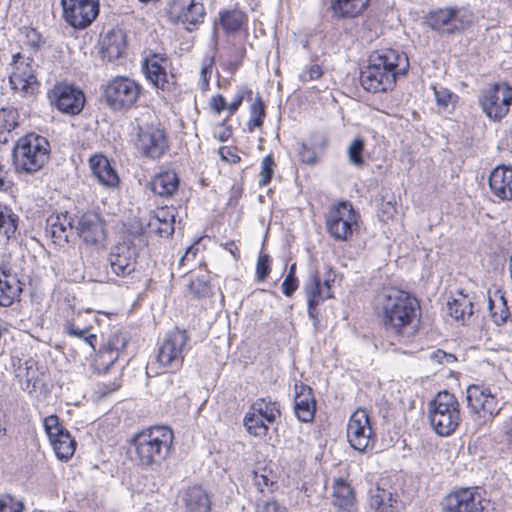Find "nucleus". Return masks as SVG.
<instances>
[{
	"mask_svg": "<svg viewBox=\"0 0 512 512\" xmlns=\"http://www.w3.org/2000/svg\"><path fill=\"white\" fill-rule=\"evenodd\" d=\"M375 312L383 326L406 339H411L421 327V307L416 297L396 288L380 291L374 300Z\"/></svg>",
	"mask_w": 512,
	"mask_h": 512,
	"instance_id": "nucleus-1",
	"label": "nucleus"
},
{
	"mask_svg": "<svg viewBox=\"0 0 512 512\" xmlns=\"http://www.w3.org/2000/svg\"><path fill=\"white\" fill-rule=\"evenodd\" d=\"M409 69V60L405 53L395 49H382L369 56L368 65L360 73L363 88L372 93L391 90L400 75Z\"/></svg>",
	"mask_w": 512,
	"mask_h": 512,
	"instance_id": "nucleus-2",
	"label": "nucleus"
},
{
	"mask_svg": "<svg viewBox=\"0 0 512 512\" xmlns=\"http://www.w3.org/2000/svg\"><path fill=\"white\" fill-rule=\"evenodd\" d=\"M174 435L166 426H152L136 433L130 440V452L135 454L139 465H160L170 454Z\"/></svg>",
	"mask_w": 512,
	"mask_h": 512,
	"instance_id": "nucleus-3",
	"label": "nucleus"
},
{
	"mask_svg": "<svg viewBox=\"0 0 512 512\" xmlns=\"http://www.w3.org/2000/svg\"><path fill=\"white\" fill-rule=\"evenodd\" d=\"M50 155V143L34 133L20 137L13 147L12 158L16 171L34 173L43 168Z\"/></svg>",
	"mask_w": 512,
	"mask_h": 512,
	"instance_id": "nucleus-4",
	"label": "nucleus"
},
{
	"mask_svg": "<svg viewBox=\"0 0 512 512\" xmlns=\"http://www.w3.org/2000/svg\"><path fill=\"white\" fill-rule=\"evenodd\" d=\"M428 418L431 427L440 436L452 434L461 422L460 404L457 398L442 391L429 402Z\"/></svg>",
	"mask_w": 512,
	"mask_h": 512,
	"instance_id": "nucleus-5",
	"label": "nucleus"
},
{
	"mask_svg": "<svg viewBox=\"0 0 512 512\" xmlns=\"http://www.w3.org/2000/svg\"><path fill=\"white\" fill-rule=\"evenodd\" d=\"M141 85L125 76H117L110 80L104 90L107 105L114 111L128 110L139 100Z\"/></svg>",
	"mask_w": 512,
	"mask_h": 512,
	"instance_id": "nucleus-6",
	"label": "nucleus"
},
{
	"mask_svg": "<svg viewBox=\"0 0 512 512\" xmlns=\"http://www.w3.org/2000/svg\"><path fill=\"white\" fill-rule=\"evenodd\" d=\"M467 407L482 423L491 422L502 410L496 395L480 384H471L466 389Z\"/></svg>",
	"mask_w": 512,
	"mask_h": 512,
	"instance_id": "nucleus-7",
	"label": "nucleus"
},
{
	"mask_svg": "<svg viewBox=\"0 0 512 512\" xmlns=\"http://www.w3.org/2000/svg\"><path fill=\"white\" fill-rule=\"evenodd\" d=\"M356 225L357 215L352 205L346 201L331 207L326 216L327 231L337 241L350 240Z\"/></svg>",
	"mask_w": 512,
	"mask_h": 512,
	"instance_id": "nucleus-8",
	"label": "nucleus"
},
{
	"mask_svg": "<svg viewBox=\"0 0 512 512\" xmlns=\"http://www.w3.org/2000/svg\"><path fill=\"white\" fill-rule=\"evenodd\" d=\"M346 436L351 447L364 453L372 449L375 443L373 431L367 410L358 408L349 418Z\"/></svg>",
	"mask_w": 512,
	"mask_h": 512,
	"instance_id": "nucleus-9",
	"label": "nucleus"
},
{
	"mask_svg": "<svg viewBox=\"0 0 512 512\" xmlns=\"http://www.w3.org/2000/svg\"><path fill=\"white\" fill-rule=\"evenodd\" d=\"M512 88L505 83H496L482 90L479 103L484 113L492 120H500L509 112Z\"/></svg>",
	"mask_w": 512,
	"mask_h": 512,
	"instance_id": "nucleus-10",
	"label": "nucleus"
},
{
	"mask_svg": "<svg viewBox=\"0 0 512 512\" xmlns=\"http://www.w3.org/2000/svg\"><path fill=\"white\" fill-rule=\"evenodd\" d=\"M135 147L146 158L159 159L169 148L163 129L154 125L140 126L137 131Z\"/></svg>",
	"mask_w": 512,
	"mask_h": 512,
	"instance_id": "nucleus-11",
	"label": "nucleus"
},
{
	"mask_svg": "<svg viewBox=\"0 0 512 512\" xmlns=\"http://www.w3.org/2000/svg\"><path fill=\"white\" fill-rule=\"evenodd\" d=\"M64 20L75 29L90 26L99 14V0H61Z\"/></svg>",
	"mask_w": 512,
	"mask_h": 512,
	"instance_id": "nucleus-12",
	"label": "nucleus"
},
{
	"mask_svg": "<svg viewBox=\"0 0 512 512\" xmlns=\"http://www.w3.org/2000/svg\"><path fill=\"white\" fill-rule=\"evenodd\" d=\"M33 60L20 53L13 56L12 73L9 76L11 88L22 96L33 95L38 86Z\"/></svg>",
	"mask_w": 512,
	"mask_h": 512,
	"instance_id": "nucleus-13",
	"label": "nucleus"
},
{
	"mask_svg": "<svg viewBox=\"0 0 512 512\" xmlns=\"http://www.w3.org/2000/svg\"><path fill=\"white\" fill-rule=\"evenodd\" d=\"M51 103H53L59 111L69 115L79 114L85 104V95L79 88L58 83L48 94Z\"/></svg>",
	"mask_w": 512,
	"mask_h": 512,
	"instance_id": "nucleus-14",
	"label": "nucleus"
},
{
	"mask_svg": "<svg viewBox=\"0 0 512 512\" xmlns=\"http://www.w3.org/2000/svg\"><path fill=\"white\" fill-rule=\"evenodd\" d=\"M45 431L51 445L59 459H69L75 452L76 442L70 433L65 430L56 415H50L44 419Z\"/></svg>",
	"mask_w": 512,
	"mask_h": 512,
	"instance_id": "nucleus-15",
	"label": "nucleus"
},
{
	"mask_svg": "<svg viewBox=\"0 0 512 512\" xmlns=\"http://www.w3.org/2000/svg\"><path fill=\"white\" fill-rule=\"evenodd\" d=\"M484 502L477 489L464 488L447 495L442 506L444 512H483Z\"/></svg>",
	"mask_w": 512,
	"mask_h": 512,
	"instance_id": "nucleus-16",
	"label": "nucleus"
},
{
	"mask_svg": "<svg viewBox=\"0 0 512 512\" xmlns=\"http://www.w3.org/2000/svg\"><path fill=\"white\" fill-rule=\"evenodd\" d=\"M74 228L77 234L87 244L97 245L106 237L104 221L98 213L86 212L81 215Z\"/></svg>",
	"mask_w": 512,
	"mask_h": 512,
	"instance_id": "nucleus-17",
	"label": "nucleus"
},
{
	"mask_svg": "<svg viewBox=\"0 0 512 512\" xmlns=\"http://www.w3.org/2000/svg\"><path fill=\"white\" fill-rule=\"evenodd\" d=\"M73 229V219L67 211L52 214L46 220L45 233L59 246L68 243Z\"/></svg>",
	"mask_w": 512,
	"mask_h": 512,
	"instance_id": "nucleus-18",
	"label": "nucleus"
},
{
	"mask_svg": "<svg viewBox=\"0 0 512 512\" xmlns=\"http://www.w3.org/2000/svg\"><path fill=\"white\" fill-rule=\"evenodd\" d=\"M109 263L113 273L119 277H126L135 270V251L127 243L113 247L109 256Z\"/></svg>",
	"mask_w": 512,
	"mask_h": 512,
	"instance_id": "nucleus-19",
	"label": "nucleus"
},
{
	"mask_svg": "<svg viewBox=\"0 0 512 512\" xmlns=\"http://www.w3.org/2000/svg\"><path fill=\"white\" fill-rule=\"evenodd\" d=\"M304 292L307 298L308 314L310 318L316 320L318 317L317 306L333 297V294L327 288L322 287V279L317 273H311L304 284Z\"/></svg>",
	"mask_w": 512,
	"mask_h": 512,
	"instance_id": "nucleus-20",
	"label": "nucleus"
},
{
	"mask_svg": "<svg viewBox=\"0 0 512 512\" xmlns=\"http://www.w3.org/2000/svg\"><path fill=\"white\" fill-rule=\"evenodd\" d=\"M294 390V411L296 417L301 422L307 423L312 421L316 411V402L312 394V389L303 383H296Z\"/></svg>",
	"mask_w": 512,
	"mask_h": 512,
	"instance_id": "nucleus-21",
	"label": "nucleus"
},
{
	"mask_svg": "<svg viewBox=\"0 0 512 512\" xmlns=\"http://www.w3.org/2000/svg\"><path fill=\"white\" fill-rule=\"evenodd\" d=\"M489 186L497 198L512 200V167L498 166L489 176Z\"/></svg>",
	"mask_w": 512,
	"mask_h": 512,
	"instance_id": "nucleus-22",
	"label": "nucleus"
},
{
	"mask_svg": "<svg viewBox=\"0 0 512 512\" xmlns=\"http://www.w3.org/2000/svg\"><path fill=\"white\" fill-rule=\"evenodd\" d=\"M127 47L126 34L122 29H111L101 40L103 59L114 61L122 57Z\"/></svg>",
	"mask_w": 512,
	"mask_h": 512,
	"instance_id": "nucleus-23",
	"label": "nucleus"
},
{
	"mask_svg": "<svg viewBox=\"0 0 512 512\" xmlns=\"http://www.w3.org/2000/svg\"><path fill=\"white\" fill-rule=\"evenodd\" d=\"M89 162L92 174L101 185L114 188L119 184V176L105 156L94 155Z\"/></svg>",
	"mask_w": 512,
	"mask_h": 512,
	"instance_id": "nucleus-24",
	"label": "nucleus"
},
{
	"mask_svg": "<svg viewBox=\"0 0 512 512\" xmlns=\"http://www.w3.org/2000/svg\"><path fill=\"white\" fill-rule=\"evenodd\" d=\"M456 8L439 9L430 16V25L442 33H453L462 28V21Z\"/></svg>",
	"mask_w": 512,
	"mask_h": 512,
	"instance_id": "nucleus-25",
	"label": "nucleus"
},
{
	"mask_svg": "<svg viewBox=\"0 0 512 512\" xmlns=\"http://www.w3.org/2000/svg\"><path fill=\"white\" fill-rule=\"evenodd\" d=\"M163 62H166L164 57L153 54L147 57L142 65L146 78L157 88L161 89H165L168 85V75L162 65Z\"/></svg>",
	"mask_w": 512,
	"mask_h": 512,
	"instance_id": "nucleus-26",
	"label": "nucleus"
},
{
	"mask_svg": "<svg viewBox=\"0 0 512 512\" xmlns=\"http://www.w3.org/2000/svg\"><path fill=\"white\" fill-rule=\"evenodd\" d=\"M22 292V283L16 275L6 270H0V306L8 307L13 304Z\"/></svg>",
	"mask_w": 512,
	"mask_h": 512,
	"instance_id": "nucleus-27",
	"label": "nucleus"
},
{
	"mask_svg": "<svg viewBox=\"0 0 512 512\" xmlns=\"http://www.w3.org/2000/svg\"><path fill=\"white\" fill-rule=\"evenodd\" d=\"M182 362L181 354H150L146 365V373L151 376L161 374L167 370H176Z\"/></svg>",
	"mask_w": 512,
	"mask_h": 512,
	"instance_id": "nucleus-28",
	"label": "nucleus"
},
{
	"mask_svg": "<svg viewBox=\"0 0 512 512\" xmlns=\"http://www.w3.org/2000/svg\"><path fill=\"white\" fill-rule=\"evenodd\" d=\"M186 512H210L211 501L200 486L189 487L182 497Z\"/></svg>",
	"mask_w": 512,
	"mask_h": 512,
	"instance_id": "nucleus-29",
	"label": "nucleus"
},
{
	"mask_svg": "<svg viewBox=\"0 0 512 512\" xmlns=\"http://www.w3.org/2000/svg\"><path fill=\"white\" fill-rule=\"evenodd\" d=\"M150 186L154 194L171 197L179 187V178L174 171H164L152 179Z\"/></svg>",
	"mask_w": 512,
	"mask_h": 512,
	"instance_id": "nucleus-30",
	"label": "nucleus"
},
{
	"mask_svg": "<svg viewBox=\"0 0 512 512\" xmlns=\"http://www.w3.org/2000/svg\"><path fill=\"white\" fill-rule=\"evenodd\" d=\"M17 376L22 378V387L30 395H34L42 391L43 374H41L37 368L33 367V363L25 361L24 368L19 365Z\"/></svg>",
	"mask_w": 512,
	"mask_h": 512,
	"instance_id": "nucleus-31",
	"label": "nucleus"
},
{
	"mask_svg": "<svg viewBox=\"0 0 512 512\" xmlns=\"http://www.w3.org/2000/svg\"><path fill=\"white\" fill-rule=\"evenodd\" d=\"M333 505L340 510L351 512L355 503V494L351 486L343 479H337L333 485Z\"/></svg>",
	"mask_w": 512,
	"mask_h": 512,
	"instance_id": "nucleus-32",
	"label": "nucleus"
},
{
	"mask_svg": "<svg viewBox=\"0 0 512 512\" xmlns=\"http://www.w3.org/2000/svg\"><path fill=\"white\" fill-rule=\"evenodd\" d=\"M368 512H395L393 493L379 486L370 490Z\"/></svg>",
	"mask_w": 512,
	"mask_h": 512,
	"instance_id": "nucleus-33",
	"label": "nucleus"
},
{
	"mask_svg": "<svg viewBox=\"0 0 512 512\" xmlns=\"http://www.w3.org/2000/svg\"><path fill=\"white\" fill-rule=\"evenodd\" d=\"M188 342L189 335L187 331L174 328L165 335L159 352H183L185 349H190Z\"/></svg>",
	"mask_w": 512,
	"mask_h": 512,
	"instance_id": "nucleus-34",
	"label": "nucleus"
},
{
	"mask_svg": "<svg viewBox=\"0 0 512 512\" xmlns=\"http://www.w3.org/2000/svg\"><path fill=\"white\" fill-rule=\"evenodd\" d=\"M370 0H335L332 4L334 14L339 18H354L360 15Z\"/></svg>",
	"mask_w": 512,
	"mask_h": 512,
	"instance_id": "nucleus-35",
	"label": "nucleus"
},
{
	"mask_svg": "<svg viewBox=\"0 0 512 512\" xmlns=\"http://www.w3.org/2000/svg\"><path fill=\"white\" fill-rule=\"evenodd\" d=\"M447 309L451 317L464 321L473 314V303L466 295L459 293L457 297L447 301Z\"/></svg>",
	"mask_w": 512,
	"mask_h": 512,
	"instance_id": "nucleus-36",
	"label": "nucleus"
},
{
	"mask_svg": "<svg viewBox=\"0 0 512 512\" xmlns=\"http://www.w3.org/2000/svg\"><path fill=\"white\" fill-rule=\"evenodd\" d=\"M246 16L239 10H225L219 13V25L226 33H236L241 30Z\"/></svg>",
	"mask_w": 512,
	"mask_h": 512,
	"instance_id": "nucleus-37",
	"label": "nucleus"
},
{
	"mask_svg": "<svg viewBox=\"0 0 512 512\" xmlns=\"http://www.w3.org/2000/svg\"><path fill=\"white\" fill-rule=\"evenodd\" d=\"M253 413L259 415L268 423H274L280 416L279 406L276 402L258 399L252 406Z\"/></svg>",
	"mask_w": 512,
	"mask_h": 512,
	"instance_id": "nucleus-38",
	"label": "nucleus"
},
{
	"mask_svg": "<svg viewBox=\"0 0 512 512\" xmlns=\"http://www.w3.org/2000/svg\"><path fill=\"white\" fill-rule=\"evenodd\" d=\"M203 16V4L196 0H191L186 6H183L179 18L183 23L196 25L202 21Z\"/></svg>",
	"mask_w": 512,
	"mask_h": 512,
	"instance_id": "nucleus-39",
	"label": "nucleus"
},
{
	"mask_svg": "<svg viewBox=\"0 0 512 512\" xmlns=\"http://www.w3.org/2000/svg\"><path fill=\"white\" fill-rule=\"evenodd\" d=\"M16 230L17 217L0 207V243H6L15 235Z\"/></svg>",
	"mask_w": 512,
	"mask_h": 512,
	"instance_id": "nucleus-40",
	"label": "nucleus"
},
{
	"mask_svg": "<svg viewBox=\"0 0 512 512\" xmlns=\"http://www.w3.org/2000/svg\"><path fill=\"white\" fill-rule=\"evenodd\" d=\"M65 331L69 336L74 337L80 341H83L87 348L95 350L97 336L95 334H92L90 332V329L80 328L75 326V324L73 323H68L65 325Z\"/></svg>",
	"mask_w": 512,
	"mask_h": 512,
	"instance_id": "nucleus-41",
	"label": "nucleus"
},
{
	"mask_svg": "<svg viewBox=\"0 0 512 512\" xmlns=\"http://www.w3.org/2000/svg\"><path fill=\"white\" fill-rule=\"evenodd\" d=\"M265 419L256 415V413L247 414L244 418V425L247 431L256 436L263 437L268 432V427L264 423Z\"/></svg>",
	"mask_w": 512,
	"mask_h": 512,
	"instance_id": "nucleus-42",
	"label": "nucleus"
},
{
	"mask_svg": "<svg viewBox=\"0 0 512 512\" xmlns=\"http://www.w3.org/2000/svg\"><path fill=\"white\" fill-rule=\"evenodd\" d=\"M187 288L197 298L206 297L210 291L207 275L192 276L187 284Z\"/></svg>",
	"mask_w": 512,
	"mask_h": 512,
	"instance_id": "nucleus-43",
	"label": "nucleus"
},
{
	"mask_svg": "<svg viewBox=\"0 0 512 512\" xmlns=\"http://www.w3.org/2000/svg\"><path fill=\"white\" fill-rule=\"evenodd\" d=\"M251 118L248 123V127L250 130H253L255 127H261L263 124V119L265 117V106L262 99L258 96L255 99V102L251 105L250 108Z\"/></svg>",
	"mask_w": 512,
	"mask_h": 512,
	"instance_id": "nucleus-44",
	"label": "nucleus"
},
{
	"mask_svg": "<svg viewBox=\"0 0 512 512\" xmlns=\"http://www.w3.org/2000/svg\"><path fill=\"white\" fill-rule=\"evenodd\" d=\"M19 113L14 108L0 110V128L13 131L18 127Z\"/></svg>",
	"mask_w": 512,
	"mask_h": 512,
	"instance_id": "nucleus-45",
	"label": "nucleus"
},
{
	"mask_svg": "<svg viewBox=\"0 0 512 512\" xmlns=\"http://www.w3.org/2000/svg\"><path fill=\"white\" fill-rule=\"evenodd\" d=\"M364 141L361 138H355L348 147V157L352 164L356 166L363 165L362 153L364 150Z\"/></svg>",
	"mask_w": 512,
	"mask_h": 512,
	"instance_id": "nucleus-46",
	"label": "nucleus"
},
{
	"mask_svg": "<svg viewBox=\"0 0 512 512\" xmlns=\"http://www.w3.org/2000/svg\"><path fill=\"white\" fill-rule=\"evenodd\" d=\"M274 167L275 162L270 155L263 158L261 162V173L259 179L260 186H266L270 183L274 174Z\"/></svg>",
	"mask_w": 512,
	"mask_h": 512,
	"instance_id": "nucleus-47",
	"label": "nucleus"
},
{
	"mask_svg": "<svg viewBox=\"0 0 512 512\" xmlns=\"http://www.w3.org/2000/svg\"><path fill=\"white\" fill-rule=\"evenodd\" d=\"M112 354H94L92 367L99 373H106L117 360V357H111Z\"/></svg>",
	"mask_w": 512,
	"mask_h": 512,
	"instance_id": "nucleus-48",
	"label": "nucleus"
},
{
	"mask_svg": "<svg viewBox=\"0 0 512 512\" xmlns=\"http://www.w3.org/2000/svg\"><path fill=\"white\" fill-rule=\"evenodd\" d=\"M127 337L122 332H115L108 340L109 352H122L126 349Z\"/></svg>",
	"mask_w": 512,
	"mask_h": 512,
	"instance_id": "nucleus-49",
	"label": "nucleus"
},
{
	"mask_svg": "<svg viewBox=\"0 0 512 512\" xmlns=\"http://www.w3.org/2000/svg\"><path fill=\"white\" fill-rule=\"evenodd\" d=\"M270 257L267 254H260L256 265L258 281H263L270 273Z\"/></svg>",
	"mask_w": 512,
	"mask_h": 512,
	"instance_id": "nucleus-50",
	"label": "nucleus"
},
{
	"mask_svg": "<svg viewBox=\"0 0 512 512\" xmlns=\"http://www.w3.org/2000/svg\"><path fill=\"white\" fill-rule=\"evenodd\" d=\"M22 503L16 501L13 497L6 495L0 497V512H21Z\"/></svg>",
	"mask_w": 512,
	"mask_h": 512,
	"instance_id": "nucleus-51",
	"label": "nucleus"
},
{
	"mask_svg": "<svg viewBox=\"0 0 512 512\" xmlns=\"http://www.w3.org/2000/svg\"><path fill=\"white\" fill-rule=\"evenodd\" d=\"M489 309L491 311V316H492L494 322L498 325L504 323L506 321V319L508 318L509 312H508V308L506 306V303H505L503 297H501L500 312H497L494 310V304L491 299L489 300Z\"/></svg>",
	"mask_w": 512,
	"mask_h": 512,
	"instance_id": "nucleus-52",
	"label": "nucleus"
},
{
	"mask_svg": "<svg viewBox=\"0 0 512 512\" xmlns=\"http://www.w3.org/2000/svg\"><path fill=\"white\" fill-rule=\"evenodd\" d=\"M434 95L436 103L439 107L447 108L448 104L451 102L452 93L446 88H437L433 87Z\"/></svg>",
	"mask_w": 512,
	"mask_h": 512,
	"instance_id": "nucleus-53",
	"label": "nucleus"
},
{
	"mask_svg": "<svg viewBox=\"0 0 512 512\" xmlns=\"http://www.w3.org/2000/svg\"><path fill=\"white\" fill-rule=\"evenodd\" d=\"M214 59L212 57L205 58L201 68V88L206 89L209 85V77L212 74Z\"/></svg>",
	"mask_w": 512,
	"mask_h": 512,
	"instance_id": "nucleus-54",
	"label": "nucleus"
},
{
	"mask_svg": "<svg viewBox=\"0 0 512 512\" xmlns=\"http://www.w3.org/2000/svg\"><path fill=\"white\" fill-rule=\"evenodd\" d=\"M161 222L156 217H154L151 213L148 216V220L146 222V227L142 228L141 233L146 234H156L160 237H162V230H161Z\"/></svg>",
	"mask_w": 512,
	"mask_h": 512,
	"instance_id": "nucleus-55",
	"label": "nucleus"
},
{
	"mask_svg": "<svg viewBox=\"0 0 512 512\" xmlns=\"http://www.w3.org/2000/svg\"><path fill=\"white\" fill-rule=\"evenodd\" d=\"M151 214L160 220V222L175 221V210L172 207H161L151 212Z\"/></svg>",
	"mask_w": 512,
	"mask_h": 512,
	"instance_id": "nucleus-56",
	"label": "nucleus"
},
{
	"mask_svg": "<svg viewBox=\"0 0 512 512\" xmlns=\"http://www.w3.org/2000/svg\"><path fill=\"white\" fill-rule=\"evenodd\" d=\"M232 135L229 126L226 125L225 120L219 123L214 129V137L221 142L227 141Z\"/></svg>",
	"mask_w": 512,
	"mask_h": 512,
	"instance_id": "nucleus-57",
	"label": "nucleus"
},
{
	"mask_svg": "<svg viewBox=\"0 0 512 512\" xmlns=\"http://www.w3.org/2000/svg\"><path fill=\"white\" fill-rule=\"evenodd\" d=\"M298 287V280L296 277L287 275L282 283V292L287 297H290Z\"/></svg>",
	"mask_w": 512,
	"mask_h": 512,
	"instance_id": "nucleus-58",
	"label": "nucleus"
},
{
	"mask_svg": "<svg viewBox=\"0 0 512 512\" xmlns=\"http://www.w3.org/2000/svg\"><path fill=\"white\" fill-rule=\"evenodd\" d=\"M254 484L260 492H264V489L270 487L273 481L267 475L254 472Z\"/></svg>",
	"mask_w": 512,
	"mask_h": 512,
	"instance_id": "nucleus-59",
	"label": "nucleus"
},
{
	"mask_svg": "<svg viewBox=\"0 0 512 512\" xmlns=\"http://www.w3.org/2000/svg\"><path fill=\"white\" fill-rule=\"evenodd\" d=\"M299 157L303 163L314 164L316 161L315 152L308 148L305 144H302L299 149Z\"/></svg>",
	"mask_w": 512,
	"mask_h": 512,
	"instance_id": "nucleus-60",
	"label": "nucleus"
},
{
	"mask_svg": "<svg viewBox=\"0 0 512 512\" xmlns=\"http://www.w3.org/2000/svg\"><path fill=\"white\" fill-rule=\"evenodd\" d=\"M210 106L216 114H220L221 111L227 110L228 104L221 94H217L210 100Z\"/></svg>",
	"mask_w": 512,
	"mask_h": 512,
	"instance_id": "nucleus-61",
	"label": "nucleus"
},
{
	"mask_svg": "<svg viewBox=\"0 0 512 512\" xmlns=\"http://www.w3.org/2000/svg\"><path fill=\"white\" fill-rule=\"evenodd\" d=\"M244 94H245L244 90H239L235 94L232 102L230 104H228L227 110L229 111L230 116H232L238 110V108L241 106L243 99H244Z\"/></svg>",
	"mask_w": 512,
	"mask_h": 512,
	"instance_id": "nucleus-62",
	"label": "nucleus"
},
{
	"mask_svg": "<svg viewBox=\"0 0 512 512\" xmlns=\"http://www.w3.org/2000/svg\"><path fill=\"white\" fill-rule=\"evenodd\" d=\"M219 153L222 157V159L230 162V163H237L240 161V157L236 154H234L229 148L222 147L219 149Z\"/></svg>",
	"mask_w": 512,
	"mask_h": 512,
	"instance_id": "nucleus-63",
	"label": "nucleus"
},
{
	"mask_svg": "<svg viewBox=\"0 0 512 512\" xmlns=\"http://www.w3.org/2000/svg\"><path fill=\"white\" fill-rule=\"evenodd\" d=\"M261 512H285V508L277 501L272 500L266 502L261 508Z\"/></svg>",
	"mask_w": 512,
	"mask_h": 512,
	"instance_id": "nucleus-64",
	"label": "nucleus"
}]
</instances>
